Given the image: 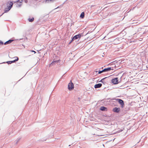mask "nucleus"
I'll use <instances>...</instances> for the list:
<instances>
[{
  "label": "nucleus",
  "mask_w": 148,
  "mask_h": 148,
  "mask_svg": "<svg viewBox=\"0 0 148 148\" xmlns=\"http://www.w3.org/2000/svg\"><path fill=\"white\" fill-rule=\"evenodd\" d=\"M98 71H95V72H97Z\"/></svg>",
  "instance_id": "nucleus-27"
},
{
  "label": "nucleus",
  "mask_w": 148,
  "mask_h": 148,
  "mask_svg": "<svg viewBox=\"0 0 148 148\" xmlns=\"http://www.w3.org/2000/svg\"><path fill=\"white\" fill-rule=\"evenodd\" d=\"M114 100L117 101L121 105V107L122 108L123 107L124 104L123 101L122 100L119 99L113 98L111 100Z\"/></svg>",
  "instance_id": "nucleus-1"
},
{
  "label": "nucleus",
  "mask_w": 148,
  "mask_h": 148,
  "mask_svg": "<svg viewBox=\"0 0 148 148\" xmlns=\"http://www.w3.org/2000/svg\"><path fill=\"white\" fill-rule=\"evenodd\" d=\"M74 88V85L71 81L68 84V88L69 90L73 89Z\"/></svg>",
  "instance_id": "nucleus-4"
},
{
  "label": "nucleus",
  "mask_w": 148,
  "mask_h": 148,
  "mask_svg": "<svg viewBox=\"0 0 148 148\" xmlns=\"http://www.w3.org/2000/svg\"><path fill=\"white\" fill-rule=\"evenodd\" d=\"M74 40H75V39H73V38L71 39V40H72V41H73Z\"/></svg>",
  "instance_id": "nucleus-24"
},
{
  "label": "nucleus",
  "mask_w": 148,
  "mask_h": 148,
  "mask_svg": "<svg viewBox=\"0 0 148 148\" xmlns=\"http://www.w3.org/2000/svg\"><path fill=\"white\" fill-rule=\"evenodd\" d=\"M20 138H19L18 139H17V140H16V144H17L18 143L19 141L20 140Z\"/></svg>",
  "instance_id": "nucleus-19"
},
{
  "label": "nucleus",
  "mask_w": 148,
  "mask_h": 148,
  "mask_svg": "<svg viewBox=\"0 0 148 148\" xmlns=\"http://www.w3.org/2000/svg\"><path fill=\"white\" fill-rule=\"evenodd\" d=\"M35 0V1H38V0Z\"/></svg>",
  "instance_id": "nucleus-29"
},
{
  "label": "nucleus",
  "mask_w": 148,
  "mask_h": 148,
  "mask_svg": "<svg viewBox=\"0 0 148 148\" xmlns=\"http://www.w3.org/2000/svg\"><path fill=\"white\" fill-rule=\"evenodd\" d=\"M102 84L101 83H99L95 84L94 86V87L95 88H99L102 86Z\"/></svg>",
  "instance_id": "nucleus-8"
},
{
  "label": "nucleus",
  "mask_w": 148,
  "mask_h": 148,
  "mask_svg": "<svg viewBox=\"0 0 148 148\" xmlns=\"http://www.w3.org/2000/svg\"><path fill=\"white\" fill-rule=\"evenodd\" d=\"M112 69L111 67H108L104 69L103 71H104V72H106L110 71Z\"/></svg>",
  "instance_id": "nucleus-11"
},
{
  "label": "nucleus",
  "mask_w": 148,
  "mask_h": 148,
  "mask_svg": "<svg viewBox=\"0 0 148 148\" xmlns=\"http://www.w3.org/2000/svg\"><path fill=\"white\" fill-rule=\"evenodd\" d=\"M73 41H72V40H71V41L69 42V44H70Z\"/></svg>",
  "instance_id": "nucleus-25"
},
{
  "label": "nucleus",
  "mask_w": 148,
  "mask_h": 148,
  "mask_svg": "<svg viewBox=\"0 0 148 148\" xmlns=\"http://www.w3.org/2000/svg\"><path fill=\"white\" fill-rule=\"evenodd\" d=\"M23 1V0H18L16 2H14V3L16 2V7L17 8H20L21 7V5H22V2Z\"/></svg>",
  "instance_id": "nucleus-2"
},
{
  "label": "nucleus",
  "mask_w": 148,
  "mask_h": 148,
  "mask_svg": "<svg viewBox=\"0 0 148 148\" xmlns=\"http://www.w3.org/2000/svg\"><path fill=\"white\" fill-rule=\"evenodd\" d=\"M31 51L32 52H34V53H36V52L34 50H32Z\"/></svg>",
  "instance_id": "nucleus-21"
},
{
  "label": "nucleus",
  "mask_w": 148,
  "mask_h": 148,
  "mask_svg": "<svg viewBox=\"0 0 148 148\" xmlns=\"http://www.w3.org/2000/svg\"><path fill=\"white\" fill-rule=\"evenodd\" d=\"M24 1H25V3H27V0H24Z\"/></svg>",
  "instance_id": "nucleus-22"
},
{
  "label": "nucleus",
  "mask_w": 148,
  "mask_h": 148,
  "mask_svg": "<svg viewBox=\"0 0 148 148\" xmlns=\"http://www.w3.org/2000/svg\"><path fill=\"white\" fill-rule=\"evenodd\" d=\"M16 57L17 58V59H15L14 60L7 61L6 62H3V63H6L8 64H12L13 63H14V62H16V61H18V60L19 59L18 58V57Z\"/></svg>",
  "instance_id": "nucleus-5"
},
{
  "label": "nucleus",
  "mask_w": 148,
  "mask_h": 148,
  "mask_svg": "<svg viewBox=\"0 0 148 148\" xmlns=\"http://www.w3.org/2000/svg\"><path fill=\"white\" fill-rule=\"evenodd\" d=\"M84 17V12H82L80 16V17L82 18H83Z\"/></svg>",
  "instance_id": "nucleus-13"
},
{
  "label": "nucleus",
  "mask_w": 148,
  "mask_h": 148,
  "mask_svg": "<svg viewBox=\"0 0 148 148\" xmlns=\"http://www.w3.org/2000/svg\"><path fill=\"white\" fill-rule=\"evenodd\" d=\"M4 13H3L0 16H2Z\"/></svg>",
  "instance_id": "nucleus-26"
},
{
  "label": "nucleus",
  "mask_w": 148,
  "mask_h": 148,
  "mask_svg": "<svg viewBox=\"0 0 148 148\" xmlns=\"http://www.w3.org/2000/svg\"><path fill=\"white\" fill-rule=\"evenodd\" d=\"M3 42L1 40H0V45H3Z\"/></svg>",
  "instance_id": "nucleus-20"
},
{
  "label": "nucleus",
  "mask_w": 148,
  "mask_h": 148,
  "mask_svg": "<svg viewBox=\"0 0 148 148\" xmlns=\"http://www.w3.org/2000/svg\"><path fill=\"white\" fill-rule=\"evenodd\" d=\"M34 18H29L28 19V20L30 22H32L34 21Z\"/></svg>",
  "instance_id": "nucleus-16"
},
{
  "label": "nucleus",
  "mask_w": 148,
  "mask_h": 148,
  "mask_svg": "<svg viewBox=\"0 0 148 148\" xmlns=\"http://www.w3.org/2000/svg\"><path fill=\"white\" fill-rule=\"evenodd\" d=\"M100 110L101 111H105L107 110V108L104 106L101 107Z\"/></svg>",
  "instance_id": "nucleus-12"
},
{
  "label": "nucleus",
  "mask_w": 148,
  "mask_h": 148,
  "mask_svg": "<svg viewBox=\"0 0 148 148\" xmlns=\"http://www.w3.org/2000/svg\"><path fill=\"white\" fill-rule=\"evenodd\" d=\"M104 72V71H103V69L101 71H100L98 72V74H101V73H102L103 72Z\"/></svg>",
  "instance_id": "nucleus-17"
},
{
  "label": "nucleus",
  "mask_w": 148,
  "mask_h": 148,
  "mask_svg": "<svg viewBox=\"0 0 148 148\" xmlns=\"http://www.w3.org/2000/svg\"><path fill=\"white\" fill-rule=\"evenodd\" d=\"M53 63V62H52V63H51V64H52Z\"/></svg>",
  "instance_id": "nucleus-31"
},
{
  "label": "nucleus",
  "mask_w": 148,
  "mask_h": 148,
  "mask_svg": "<svg viewBox=\"0 0 148 148\" xmlns=\"http://www.w3.org/2000/svg\"><path fill=\"white\" fill-rule=\"evenodd\" d=\"M112 82L114 84H116L118 83V80L117 77L113 79L112 80Z\"/></svg>",
  "instance_id": "nucleus-6"
},
{
  "label": "nucleus",
  "mask_w": 148,
  "mask_h": 148,
  "mask_svg": "<svg viewBox=\"0 0 148 148\" xmlns=\"http://www.w3.org/2000/svg\"><path fill=\"white\" fill-rule=\"evenodd\" d=\"M10 1H9L7 4V7L8 8H9V7L10 6Z\"/></svg>",
  "instance_id": "nucleus-18"
},
{
  "label": "nucleus",
  "mask_w": 148,
  "mask_h": 148,
  "mask_svg": "<svg viewBox=\"0 0 148 148\" xmlns=\"http://www.w3.org/2000/svg\"><path fill=\"white\" fill-rule=\"evenodd\" d=\"M58 8V7H57V8H55V9H57V8Z\"/></svg>",
  "instance_id": "nucleus-30"
},
{
  "label": "nucleus",
  "mask_w": 148,
  "mask_h": 148,
  "mask_svg": "<svg viewBox=\"0 0 148 148\" xmlns=\"http://www.w3.org/2000/svg\"><path fill=\"white\" fill-rule=\"evenodd\" d=\"M81 37V35L79 34H78L77 35H76L75 36L73 37V39H75V40H76L78 39V38H80Z\"/></svg>",
  "instance_id": "nucleus-9"
},
{
  "label": "nucleus",
  "mask_w": 148,
  "mask_h": 148,
  "mask_svg": "<svg viewBox=\"0 0 148 148\" xmlns=\"http://www.w3.org/2000/svg\"><path fill=\"white\" fill-rule=\"evenodd\" d=\"M107 77H105V78H104L103 79H101L100 81H99V82H101L102 83H103V84H105V83H106L105 82H104V80Z\"/></svg>",
  "instance_id": "nucleus-15"
},
{
  "label": "nucleus",
  "mask_w": 148,
  "mask_h": 148,
  "mask_svg": "<svg viewBox=\"0 0 148 148\" xmlns=\"http://www.w3.org/2000/svg\"><path fill=\"white\" fill-rule=\"evenodd\" d=\"M14 41L13 40H8L7 41L4 43V44L5 45L8 44H10L11 43L12 41Z\"/></svg>",
  "instance_id": "nucleus-10"
},
{
  "label": "nucleus",
  "mask_w": 148,
  "mask_h": 148,
  "mask_svg": "<svg viewBox=\"0 0 148 148\" xmlns=\"http://www.w3.org/2000/svg\"><path fill=\"white\" fill-rule=\"evenodd\" d=\"M71 145H69V146H70Z\"/></svg>",
  "instance_id": "nucleus-28"
},
{
  "label": "nucleus",
  "mask_w": 148,
  "mask_h": 148,
  "mask_svg": "<svg viewBox=\"0 0 148 148\" xmlns=\"http://www.w3.org/2000/svg\"><path fill=\"white\" fill-rule=\"evenodd\" d=\"M112 111L115 112L119 113L120 111V108L115 107L113 108Z\"/></svg>",
  "instance_id": "nucleus-7"
},
{
  "label": "nucleus",
  "mask_w": 148,
  "mask_h": 148,
  "mask_svg": "<svg viewBox=\"0 0 148 148\" xmlns=\"http://www.w3.org/2000/svg\"><path fill=\"white\" fill-rule=\"evenodd\" d=\"M118 40V39L116 38L114 40V41H116Z\"/></svg>",
  "instance_id": "nucleus-23"
},
{
  "label": "nucleus",
  "mask_w": 148,
  "mask_h": 148,
  "mask_svg": "<svg viewBox=\"0 0 148 148\" xmlns=\"http://www.w3.org/2000/svg\"><path fill=\"white\" fill-rule=\"evenodd\" d=\"M56 0H46L45 1V3H48L50 2H53Z\"/></svg>",
  "instance_id": "nucleus-14"
},
{
  "label": "nucleus",
  "mask_w": 148,
  "mask_h": 148,
  "mask_svg": "<svg viewBox=\"0 0 148 148\" xmlns=\"http://www.w3.org/2000/svg\"><path fill=\"white\" fill-rule=\"evenodd\" d=\"M56 62V61H55L54 62Z\"/></svg>",
  "instance_id": "nucleus-32"
},
{
  "label": "nucleus",
  "mask_w": 148,
  "mask_h": 148,
  "mask_svg": "<svg viewBox=\"0 0 148 148\" xmlns=\"http://www.w3.org/2000/svg\"><path fill=\"white\" fill-rule=\"evenodd\" d=\"M10 6H9V8H6L5 9L4 13L8 12L11 9L12 7V6L13 5V3L12 1H10Z\"/></svg>",
  "instance_id": "nucleus-3"
}]
</instances>
